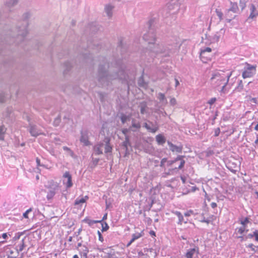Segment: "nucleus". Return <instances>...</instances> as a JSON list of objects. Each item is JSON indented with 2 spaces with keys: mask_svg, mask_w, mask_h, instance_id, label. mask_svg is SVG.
Returning <instances> with one entry per match:
<instances>
[{
  "mask_svg": "<svg viewBox=\"0 0 258 258\" xmlns=\"http://www.w3.org/2000/svg\"><path fill=\"white\" fill-rule=\"evenodd\" d=\"M83 221L87 223L89 226H92L94 224V220H90L88 218H85Z\"/></svg>",
  "mask_w": 258,
  "mask_h": 258,
  "instance_id": "obj_44",
  "label": "nucleus"
},
{
  "mask_svg": "<svg viewBox=\"0 0 258 258\" xmlns=\"http://www.w3.org/2000/svg\"><path fill=\"white\" fill-rule=\"evenodd\" d=\"M128 132V130L127 129V128H123V130H122V134L125 136H127V133Z\"/></svg>",
  "mask_w": 258,
  "mask_h": 258,
  "instance_id": "obj_60",
  "label": "nucleus"
},
{
  "mask_svg": "<svg viewBox=\"0 0 258 258\" xmlns=\"http://www.w3.org/2000/svg\"><path fill=\"white\" fill-rule=\"evenodd\" d=\"M170 104L172 105V106H174L175 105H176V100L175 99V98H171L170 100Z\"/></svg>",
  "mask_w": 258,
  "mask_h": 258,
  "instance_id": "obj_51",
  "label": "nucleus"
},
{
  "mask_svg": "<svg viewBox=\"0 0 258 258\" xmlns=\"http://www.w3.org/2000/svg\"><path fill=\"white\" fill-rule=\"evenodd\" d=\"M36 161L37 166H44V165L40 164V160L38 158H36Z\"/></svg>",
  "mask_w": 258,
  "mask_h": 258,
  "instance_id": "obj_59",
  "label": "nucleus"
},
{
  "mask_svg": "<svg viewBox=\"0 0 258 258\" xmlns=\"http://www.w3.org/2000/svg\"><path fill=\"white\" fill-rule=\"evenodd\" d=\"M99 97L100 98V100L101 102L104 101V97H105V94L104 93L99 92L98 93Z\"/></svg>",
  "mask_w": 258,
  "mask_h": 258,
  "instance_id": "obj_45",
  "label": "nucleus"
},
{
  "mask_svg": "<svg viewBox=\"0 0 258 258\" xmlns=\"http://www.w3.org/2000/svg\"><path fill=\"white\" fill-rule=\"evenodd\" d=\"M131 127L136 128L137 129H139L141 127V124H140V122L136 121L135 119L133 118L132 121V126Z\"/></svg>",
  "mask_w": 258,
  "mask_h": 258,
  "instance_id": "obj_34",
  "label": "nucleus"
},
{
  "mask_svg": "<svg viewBox=\"0 0 258 258\" xmlns=\"http://www.w3.org/2000/svg\"><path fill=\"white\" fill-rule=\"evenodd\" d=\"M243 89V82L242 80H239L238 82V85L235 88V90L237 92H241Z\"/></svg>",
  "mask_w": 258,
  "mask_h": 258,
  "instance_id": "obj_32",
  "label": "nucleus"
},
{
  "mask_svg": "<svg viewBox=\"0 0 258 258\" xmlns=\"http://www.w3.org/2000/svg\"><path fill=\"white\" fill-rule=\"evenodd\" d=\"M156 140L158 144L159 145H163L166 142L165 137L161 134H159L156 136Z\"/></svg>",
  "mask_w": 258,
  "mask_h": 258,
  "instance_id": "obj_27",
  "label": "nucleus"
},
{
  "mask_svg": "<svg viewBox=\"0 0 258 258\" xmlns=\"http://www.w3.org/2000/svg\"><path fill=\"white\" fill-rule=\"evenodd\" d=\"M211 51L212 49L210 47H206L203 49H201L200 53V57L203 61H205V60L203 59L205 57V53L206 52H211Z\"/></svg>",
  "mask_w": 258,
  "mask_h": 258,
  "instance_id": "obj_26",
  "label": "nucleus"
},
{
  "mask_svg": "<svg viewBox=\"0 0 258 258\" xmlns=\"http://www.w3.org/2000/svg\"><path fill=\"white\" fill-rule=\"evenodd\" d=\"M85 202V200L83 198L81 199H77L75 202V205H78L80 204L84 203Z\"/></svg>",
  "mask_w": 258,
  "mask_h": 258,
  "instance_id": "obj_43",
  "label": "nucleus"
},
{
  "mask_svg": "<svg viewBox=\"0 0 258 258\" xmlns=\"http://www.w3.org/2000/svg\"><path fill=\"white\" fill-rule=\"evenodd\" d=\"M102 232L106 231L109 229V226L106 223V222H102Z\"/></svg>",
  "mask_w": 258,
  "mask_h": 258,
  "instance_id": "obj_42",
  "label": "nucleus"
},
{
  "mask_svg": "<svg viewBox=\"0 0 258 258\" xmlns=\"http://www.w3.org/2000/svg\"><path fill=\"white\" fill-rule=\"evenodd\" d=\"M256 66H252L246 63V67L242 74L243 78L245 79L253 76L256 73Z\"/></svg>",
  "mask_w": 258,
  "mask_h": 258,
  "instance_id": "obj_7",
  "label": "nucleus"
},
{
  "mask_svg": "<svg viewBox=\"0 0 258 258\" xmlns=\"http://www.w3.org/2000/svg\"><path fill=\"white\" fill-rule=\"evenodd\" d=\"M220 133V129L219 127L216 128L214 131V136L218 137Z\"/></svg>",
  "mask_w": 258,
  "mask_h": 258,
  "instance_id": "obj_50",
  "label": "nucleus"
},
{
  "mask_svg": "<svg viewBox=\"0 0 258 258\" xmlns=\"http://www.w3.org/2000/svg\"><path fill=\"white\" fill-rule=\"evenodd\" d=\"M120 146L121 150H123L124 151V156L125 157L128 156L130 154L128 147L131 146V144L130 141V137L128 136H125V140L121 144Z\"/></svg>",
  "mask_w": 258,
  "mask_h": 258,
  "instance_id": "obj_9",
  "label": "nucleus"
},
{
  "mask_svg": "<svg viewBox=\"0 0 258 258\" xmlns=\"http://www.w3.org/2000/svg\"><path fill=\"white\" fill-rule=\"evenodd\" d=\"M97 234H98V237H99V240L101 242H103L104 240V239H103V237L100 231H98Z\"/></svg>",
  "mask_w": 258,
  "mask_h": 258,
  "instance_id": "obj_52",
  "label": "nucleus"
},
{
  "mask_svg": "<svg viewBox=\"0 0 258 258\" xmlns=\"http://www.w3.org/2000/svg\"><path fill=\"white\" fill-rule=\"evenodd\" d=\"M253 235H254L255 237V240L258 241V233L256 230L253 232Z\"/></svg>",
  "mask_w": 258,
  "mask_h": 258,
  "instance_id": "obj_61",
  "label": "nucleus"
},
{
  "mask_svg": "<svg viewBox=\"0 0 258 258\" xmlns=\"http://www.w3.org/2000/svg\"><path fill=\"white\" fill-rule=\"evenodd\" d=\"M138 84L140 86H144V83L143 82V80H141V79H140L139 80Z\"/></svg>",
  "mask_w": 258,
  "mask_h": 258,
  "instance_id": "obj_63",
  "label": "nucleus"
},
{
  "mask_svg": "<svg viewBox=\"0 0 258 258\" xmlns=\"http://www.w3.org/2000/svg\"><path fill=\"white\" fill-rule=\"evenodd\" d=\"M181 2L180 0H170L167 3L166 9L164 11L166 12V17L169 15L177 14L180 10Z\"/></svg>",
  "mask_w": 258,
  "mask_h": 258,
  "instance_id": "obj_4",
  "label": "nucleus"
},
{
  "mask_svg": "<svg viewBox=\"0 0 258 258\" xmlns=\"http://www.w3.org/2000/svg\"><path fill=\"white\" fill-rule=\"evenodd\" d=\"M142 234L139 233H135L132 235V238L131 239V242H133L135 240L139 238L142 236Z\"/></svg>",
  "mask_w": 258,
  "mask_h": 258,
  "instance_id": "obj_39",
  "label": "nucleus"
},
{
  "mask_svg": "<svg viewBox=\"0 0 258 258\" xmlns=\"http://www.w3.org/2000/svg\"><path fill=\"white\" fill-rule=\"evenodd\" d=\"M105 153H111L112 150V147L110 145V140L108 138L105 139Z\"/></svg>",
  "mask_w": 258,
  "mask_h": 258,
  "instance_id": "obj_24",
  "label": "nucleus"
},
{
  "mask_svg": "<svg viewBox=\"0 0 258 258\" xmlns=\"http://www.w3.org/2000/svg\"><path fill=\"white\" fill-rule=\"evenodd\" d=\"M11 112V110H10L9 109H7L6 112L4 113L3 115L6 117H9L10 116Z\"/></svg>",
  "mask_w": 258,
  "mask_h": 258,
  "instance_id": "obj_48",
  "label": "nucleus"
},
{
  "mask_svg": "<svg viewBox=\"0 0 258 258\" xmlns=\"http://www.w3.org/2000/svg\"><path fill=\"white\" fill-rule=\"evenodd\" d=\"M120 118L122 123L124 124L129 119L130 116L122 113Z\"/></svg>",
  "mask_w": 258,
  "mask_h": 258,
  "instance_id": "obj_38",
  "label": "nucleus"
},
{
  "mask_svg": "<svg viewBox=\"0 0 258 258\" xmlns=\"http://www.w3.org/2000/svg\"><path fill=\"white\" fill-rule=\"evenodd\" d=\"M215 12L216 13L217 16L218 17L219 20L220 21L223 20V13L220 10H218V9H216L215 11Z\"/></svg>",
  "mask_w": 258,
  "mask_h": 258,
  "instance_id": "obj_41",
  "label": "nucleus"
},
{
  "mask_svg": "<svg viewBox=\"0 0 258 258\" xmlns=\"http://www.w3.org/2000/svg\"><path fill=\"white\" fill-rule=\"evenodd\" d=\"M125 66L122 60L110 65L105 58L99 65L97 74V80L103 86L109 85L112 81L119 79H125Z\"/></svg>",
  "mask_w": 258,
  "mask_h": 258,
  "instance_id": "obj_1",
  "label": "nucleus"
},
{
  "mask_svg": "<svg viewBox=\"0 0 258 258\" xmlns=\"http://www.w3.org/2000/svg\"><path fill=\"white\" fill-rule=\"evenodd\" d=\"M60 122H61V117L59 115H58L57 117H56L54 119L53 123L55 126H57L59 125Z\"/></svg>",
  "mask_w": 258,
  "mask_h": 258,
  "instance_id": "obj_37",
  "label": "nucleus"
},
{
  "mask_svg": "<svg viewBox=\"0 0 258 258\" xmlns=\"http://www.w3.org/2000/svg\"><path fill=\"white\" fill-rule=\"evenodd\" d=\"M139 107H140V111L141 114H144L145 113L147 112V109L148 108V107L146 102L143 101L140 102L139 104Z\"/></svg>",
  "mask_w": 258,
  "mask_h": 258,
  "instance_id": "obj_25",
  "label": "nucleus"
},
{
  "mask_svg": "<svg viewBox=\"0 0 258 258\" xmlns=\"http://www.w3.org/2000/svg\"><path fill=\"white\" fill-rule=\"evenodd\" d=\"M80 134V142L83 143L84 146H87L90 145L91 143L89 141V131L86 129L82 130L81 131Z\"/></svg>",
  "mask_w": 258,
  "mask_h": 258,
  "instance_id": "obj_8",
  "label": "nucleus"
},
{
  "mask_svg": "<svg viewBox=\"0 0 258 258\" xmlns=\"http://www.w3.org/2000/svg\"><path fill=\"white\" fill-rule=\"evenodd\" d=\"M5 97L3 94H0V102L3 103L5 102Z\"/></svg>",
  "mask_w": 258,
  "mask_h": 258,
  "instance_id": "obj_62",
  "label": "nucleus"
},
{
  "mask_svg": "<svg viewBox=\"0 0 258 258\" xmlns=\"http://www.w3.org/2000/svg\"><path fill=\"white\" fill-rule=\"evenodd\" d=\"M114 8V6L111 4H107L105 6L104 11L109 18H111L112 17V11Z\"/></svg>",
  "mask_w": 258,
  "mask_h": 258,
  "instance_id": "obj_19",
  "label": "nucleus"
},
{
  "mask_svg": "<svg viewBox=\"0 0 258 258\" xmlns=\"http://www.w3.org/2000/svg\"><path fill=\"white\" fill-rule=\"evenodd\" d=\"M205 38L207 41L206 43L211 44L217 43L219 41L220 35L218 32H216L213 35H210L207 34H205Z\"/></svg>",
  "mask_w": 258,
  "mask_h": 258,
  "instance_id": "obj_10",
  "label": "nucleus"
},
{
  "mask_svg": "<svg viewBox=\"0 0 258 258\" xmlns=\"http://www.w3.org/2000/svg\"><path fill=\"white\" fill-rule=\"evenodd\" d=\"M6 131L7 128L3 124L0 125V140H4V135Z\"/></svg>",
  "mask_w": 258,
  "mask_h": 258,
  "instance_id": "obj_28",
  "label": "nucleus"
},
{
  "mask_svg": "<svg viewBox=\"0 0 258 258\" xmlns=\"http://www.w3.org/2000/svg\"><path fill=\"white\" fill-rule=\"evenodd\" d=\"M216 98H212L209 101H208V103L210 104V105H212L213 104H214L215 103V102L216 101Z\"/></svg>",
  "mask_w": 258,
  "mask_h": 258,
  "instance_id": "obj_56",
  "label": "nucleus"
},
{
  "mask_svg": "<svg viewBox=\"0 0 258 258\" xmlns=\"http://www.w3.org/2000/svg\"><path fill=\"white\" fill-rule=\"evenodd\" d=\"M246 6V5L245 3H242L241 1H240V7L241 8V11H240V12H241L245 8Z\"/></svg>",
  "mask_w": 258,
  "mask_h": 258,
  "instance_id": "obj_55",
  "label": "nucleus"
},
{
  "mask_svg": "<svg viewBox=\"0 0 258 258\" xmlns=\"http://www.w3.org/2000/svg\"><path fill=\"white\" fill-rule=\"evenodd\" d=\"M79 251L81 258H87L89 249L86 246L83 245L82 248L79 250Z\"/></svg>",
  "mask_w": 258,
  "mask_h": 258,
  "instance_id": "obj_23",
  "label": "nucleus"
},
{
  "mask_svg": "<svg viewBox=\"0 0 258 258\" xmlns=\"http://www.w3.org/2000/svg\"><path fill=\"white\" fill-rule=\"evenodd\" d=\"M100 251H102L104 255L103 257L105 258H115L116 255L113 249L109 248L99 249Z\"/></svg>",
  "mask_w": 258,
  "mask_h": 258,
  "instance_id": "obj_12",
  "label": "nucleus"
},
{
  "mask_svg": "<svg viewBox=\"0 0 258 258\" xmlns=\"http://www.w3.org/2000/svg\"><path fill=\"white\" fill-rule=\"evenodd\" d=\"M28 130L32 137H37L41 134V131L37 128V126L31 123L29 124Z\"/></svg>",
  "mask_w": 258,
  "mask_h": 258,
  "instance_id": "obj_11",
  "label": "nucleus"
},
{
  "mask_svg": "<svg viewBox=\"0 0 258 258\" xmlns=\"http://www.w3.org/2000/svg\"><path fill=\"white\" fill-rule=\"evenodd\" d=\"M174 214L176 215L177 217L178 218V224L181 225L183 221V217L182 215V214L179 212V211H172V212Z\"/></svg>",
  "mask_w": 258,
  "mask_h": 258,
  "instance_id": "obj_29",
  "label": "nucleus"
},
{
  "mask_svg": "<svg viewBox=\"0 0 258 258\" xmlns=\"http://www.w3.org/2000/svg\"><path fill=\"white\" fill-rule=\"evenodd\" d=\"M154 21L151 20L148 21L147 25L149 28V32L147 34H145L143 36L144 40L149 41V44L153 45L150 46L151 49V51L153 52V56L158 54H161L163 56H169L170 55L174 52L175 48L172 47L170 48V45L164 46L162 44H155L154 42L155 40V36L154 34V30L151 28L152 24L154 23Z\"/></svg>",
  "mask_w": 258,
  "mask_h": 258,
  "instance_id": "obj_2",
  "label": "nucleus"
},
{
  "mask_svg": "<svg viewBox=\"0 0 258 258\" xmlns=\"http://www.w3.org/2000/svg\"><path fill=\"white\" fill-rule=\"evenodd\" d=\"M199 247L196 246L193 248H190L187 250L185 256L186 258H192L196 252L199 253Z\"/></svg>",
  "mask_w": 258,
  "mask_h": 258,
  "instance_id": "obj_18",
  "label": "nucleus"
},
{
  "mask_svg": "<svg viewBox=\"0 0 258 258\" xmlns=\"http://www.w3.org/2000/svg\"><path fill=\"white\" fill-rule=\"evenodd\" d=\"M178 171V170H177V168H170L169 169L167 172H165V174L166 175H173L175 173H177Z\"/></svg>",
  "mask_w": 258,
  "mask_h": 258,
  "instance_id": "obj_36",
  "label": "nucleus"
},
{
  "mask_svg": "<svg viewBox=\"0 0 258 258\" xmlns=\"http://www.w3.org/2000/svg\"><path fill=\"white\" fill-rule=\"evenodd\" d=\"M192 212L191 210H190V211H188V212H187L185 213L184 214V216H185L188 217V216H189L190 215V214H191Z\"/></svg>",
  "mask_w": 258,
  "mask_h": 258,
  "instance_id": "obj_64",
  "label": "nucleus"
},
{
  "mask_svg": "<svg viewBox=\"0 0 258 258\" xmlns=\"http://www.w3.org/2000/svg\"><path fill=\"white\" fill-rule=\"evenodd\" d=\"M239 221L240 224L242 225V226H245V225L249 222V218L247 217L245 218L244 219L242 218L239 219Z\"/></svg>",
  "mask_w": 258,
  "mask_h": 258,
  "instance_id": "obj_40",
  "label": "nucleus"
},
{
  "mask_svg": "<svg viewBox=\"0 0 258 258\" xmlns=\"http://www.w3.org/2000/svg\"><path fill=\"white\" fill-rule=\"evenodd\" d=\"M250 13L248 17V19H253L258 15V12L257 11L255 6L253 4L250 5Z\"/></svg>",
  "mask_w": 258,
  "mask_h": 258,
  "instance_id": "obj_21",
  "label": "nucleus"
},
{
  "mask_svg": "<svg viewBox=\"0 0 258 258\" xmlns=\"http://www.w3.org/2000/svg\"><path fill=\"white\" fill-rule=\"evenodd\" d=\"M18 2V0H10L6 3V5L9 7H12L16 5Z\"/></svg>",
  "mask_w": 258,
  "mask_h": 258,
  "instance_id": "obj_35",
  "label": "nucleus"
},
{
  "mask_svg": "<svg viewBox=\"0 0 258 258\" xmlns=\"http://www.w3.org/2000/svg\"><path fill=\"white\" fill-rule=\"evenodd\" d=\"M150 203L149 204V210H150V209L152 208L153 204L154 203V200L153 198L151 197L150 198Z\"/></svg>",
  "mask_w": 258,
  "mask_h": 258,
  "instance_id": "obj_54",
  "label": "nucleus"
},
{
  "mask_svg": "<svg viewBox=\"0 0 258 258\" xmlns=\"http://www.w3.org/2000/svg\"><path fill=\"white\" fill-rule=\"evenodd\" d=\"M157 98L160 100V102H162L165 104H166L167 103V101L163 93H159L157 96Z\"/></svg>",
  "mask_w": 258,
  "mask_h": 258,
  "instance_id": "obj_31",
  "label": "nucleus"
},
{
  "mask_svg": "<svg viewBox=\"0 0 258 258\" xmlns=\"http://www.w3.org/2000/svg\"><path fill=\"white\" fill-rule=\"evenodd\" d=\"M64 73L68 72L72 68V64L70 62H66L63 64Z\"/></svg>",
  "mask_w": 258,
  "mask_h": 258,
  "instance_id": "obj_33",
  "label": "nucleus"
},
{
  "mask_svg": "<svg viewBox=\"0 0 258 258\" xmlns=\"http://www.w3.org/2000/svg\"><path fill=\"white\" fill-rule=\"evenodd\" d=\"M49 190L48 192H47V195L46 196V198L48 200H51L56 193V190L58 188V185H54L53 187H50L49 188Z\"/></svg>",
  "mask_w": 258,
  "mask_h": 258,
  "instance_id": "obj_16",
  "label": "nucleus"
},
{
  "mask_svg": "<svg viewBox=\"0 0 258 258\" xmlns=\"http://www.w3.org/2000/svg\"><path fill=\"white\" fill-rule=\"evenodd\" d=\"M31 211H32V209L30 208L28 209L24 214H23V217L25 218H28V213H30Z\"/></svg>",
  "mask_w": 258,
  "mask_h": 258,
  "instance_id": "obj_49",
  "label": "nucleus"
},
{
  "mask_svg": "<svg viewBox=\"0 0 258 258\" xmlns=\"http://www.w3.org/2000/svg\"><path fill=\"white\" fill-rule=\"evenodd\" d=\"M24 23L25 26L27 25V22L26 21H25ZM27 33V30L26 26H25L24 28L22 29V32L19 31L18 36H21V37L23 38L26 35Z\"/></svg>",
  "mask_w": 258,
  "mask_h": 258,
  "instance_id": "obj_30",
  "label": "nucleus"
},
{
  "mask_svg": "<svg viewBox=\"0 0 258 258\" xmlns=\"http://www.w3.org/2000/svg\"><path fill=\"white\" fill-rule=\"evenodd\" d=\"M166 161H167V158H164L162 159V160H161V162H160V166L161 167H164V164H165V162H166Z\"/></svg>",
  "mask_w": 258,
  "mask_h": 258,
  "instance_id": "obj_47",
  "label": "nucleus"
},
{
  "mask_svg": "<svg viewBox=\"0 0 258 258\" xmlns=\"http://www.w3.org/2000/svg\"><path fill=\"white\" fill-rule=\"evenodd\" d=\"M26 239V236H25L22 240L20 241V243L18 244L17 246V251L18 252L22 251L26 246L25 240Z\"/></svg>",
  "mask_w": 258,
  "mask_h": 258,
  "instance_id": "obj_22",
  "label": "nucleus"
},
{
  "mask_svg": "<svg viewBox=\"0 0 258 258\" xmlns=\"http://www.w3.org/2000/svg\"><path fill=\"white\" fill-rule=\"evenodd\" d=\"M230 8L227 10L226 13H225V16L226 17V20L228 23H230L232 20L236 17V15L234 16V17H232L230 15V12H232L234 13H240L238 5L236 3L230 2Z\"/></svg>",
  "mask_w": 258,
  "mask_h": 258,
  "instance_id": "obj_5",
  "label": "nucleus"
},
{
  "mask_svg": "<svg viewBox=\"0 0 258 258\" xmlns=\"http://www.w3.org/2000/svg\"><path fill=\"white\" fill-rule=\"evenodd\" d=\"M201 222H203V223H206L207 224H209V223H210L211 221L209 219H206L205 217H203V219L201 220Z\"/></svg>",
  "mask_w": 258,
  "mask_h": 258,
  "instance_id": "obj_57",
  "label": "nucleus"
},
{
  "mask_svg": "<svg viewBox=\"0 0 258 258\" xmlns=\"http://www.w3.org/2000/svg\"><path fill=\"white\" fill-rule=\"evenodd\" d=\"M227 85V84H226V82L224 83V85L222 86V87L221 88V92H223V93L226 92L225 87Z\"/></svg>",
  "mask_w": 258,
  "mask_h": 258,
  "instance_id": "obj_58",
  "label": "nucleus"
},
{
  "mask_svg": "<svg viewBox=\"0 0 258 258\" xmlns=\"http://www.w3.org/2000/svg\"><path fill=\"white\" fill-rule=\"evenodd\" d=\"M238 161L236 162H232V161H230L227 165V167L229 170H230L233 173H236L238 168L239 165L237 163Z\"/></svg>",
  "mask_w": 258,
  "mask_h": 258,
  "instance_id": "obj_13",
  "label": "nucleus"
},
{
  "mask_svg": "<svg viewBox=\"0 0 258 258\" xmlns=\"http://www.w3.org/2000/svg\"><path fill=\"white\" fill-rule=\"evenodd\" d=\"M150 124L152 125L153 127H151L147 123H144L143 126L145 127L149 132L155 133L159 129V127L157 124L154 125L152 122L149 121Z\"/></svg>",
  "mask_w": 258,
  "mask_h": 258,
  "instance_id": "obj_14",
  "label": "nucleus"
},
{
  "mask_svg": "<svg viewBox=\"0 0 258 258\" xmlns=\"http://www.w3.org/2000/svg\"><path fill=\"white\" fill-rule=\"evenodd\" d=\"M104 146L103 143H98L94 146L93 150L95 155H98L103 154L102 148Z\"/></svg>",
  "mask_w": 258,
  "mask_h": 258,
  "instance_id": "obj_17",
  "label": "nucleus"
},
{
  "mask_svg": "<svg viewBox=\"0 0 258 258\" xmlns=\"http://www.w3.org/2000/svg\"><path fill=\"white\" fill-rule=\"evenodd\" d=\"M247 247L250 248L253 252H256L255 246L253 244L250 243L248 244Z\"/></svg>",
  "mask_w": 258,
  "mask_h": 258,
  "instance_id": "obj_53",
  "label": "nucleus"
},
{
  "mask_svg": "<svg viewBox=\"0 0 258 258\" xmlns=\"http://www.w3.org/2000/svg\"><path fill=\"white\" fill-rule=\"evenodd\" d=\"M184 156L182 155H178L174 159L171 160L166 161L167 165L168 166H172L174 164L179 162V164L178 166H175L173 168H177V170H181L184 166V164L185 163V161L184 160Z\"/></svg>",
  "mask_w": 258,
  "mask_h": 258,
  "instance_id": "obj_6",
  "label": "nucleus"
},
{
  "mask_svg": "<svg viewBox=\"0 0 258 258\" xmlns=\"http://www.w3.org/2000/svg\"><path fill=\"white\" fill-rule=\"evenodd\" d=\"M245 230V226H242L238 229V232L240 234H242Z\"/></svg>",
  "mask_w": 258,
  "mask_h": 258,
  "instance_id": "obj_46",
  "label": "nucleus"
},
{
  "mask_svg": "<svg viewBox=\"0 0 258 258\" xmlns=\"http://www.w3.org/2000/svg\"><path fill=\"white\" fill-rule=\"evenodd\" d=\"M167 144L170 147V150L172 152H176L179 153L182 152V146H176L169 141L167 142Z\"/></svg>",
  "mask_w": 258,
  "mask_h": 258,
  "instance_id": "obj_15",
  "label": "nucleus"
},
{
  "mask_svg": "<svg viewBox=\"0 0 258 258\" xmlns=\"http://www.w3.org/2000/svg\"><path fill=\"white\" fill-rule=\"evenodd\" d=\"M63 177L67 178V181L66 182V186L67 188H70L72 186L73 183L72 181V176L69 171H66Z\"/></svg>",
  "mask_w": 258,
  "mask_h": 258,
  "instance_id": "obj_20",
  "label": "nucleus"
},
{
  "mask_svg": "<svg viewBox=\"0 0 258 258\" xmlns=\"http://www.w3.org/2000/svg\"><path fill=\"white\" fill-rule=\"evenodd\" d=\"M232 72H229L227 73L223 71H218L215 72L212 74L211 78V80H216L218 85H221V83L226 82V84H228L229 78L231 76Z\"/></svg>",
  "mask_w": 258,
  "mask_h": 258,
  "instance_id": "obj_3",
  "label": "nucleus"
}]
</instances>
